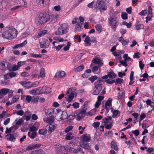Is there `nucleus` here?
<instances>
[{"instance_id": "f257e3e1", "label": "nucleus", "mask_w": 154, "mask_h": 154, "mask_svg": "<svg viewBox=\"0 0 154 154\" xmlns=\"http://www.w3.org/2000/svg\"><path fill=\"white\" fill-rule=\"evenodd\" d=\"M91 139L90 136H88L86 134L82 135L80 137L79 145L81 147L85 149L89 150L91 148L89 144L88 143Z\"/></svg>"}, {"instance_id": "f03ea898", "label": "nucleus", "mask_w": 154, "mask_h": 154, "mask_svg": "<svg viewBox=\"0 0 154 154\" xmlns=\"http://www.w3.org/2000/svg\"><path fill=\"white\" fill-rule=\"evenodd\" d=\"M17 31L13 27H6L5 31L2 34V37L8 39H12L16 36L15 32Z\"/></svg>"}, {"instance_id": "7ed1b4c3", "label": "nucleus", "mask_w": 154, "mask_h": 154, "mask_svg": "<svg viewBox=\"0 0 154 154\" xmlns=\"http://www.w3.org/2000/svg\"><path fill=\"white\" fill-rule=\"evenodd\" d=\"M69 30V26L65 23L61 24L58 29L55 32L56 35H62L68 32Z\"/></svg>"}, {"instance_id": "20e7f679", "label": "nucleus", "mask_w": 154, "mask_h": 154, "mask_svg": "<svg viewBox=\"0 0 154 154\" xmlns=\"http://www.w3.org/2000/svg\"><path fill=\"white\" fill-rule=\"evenodd\" d=\"M38 20L36 21V23L38 25L45 23L49 21V12L44 13L41 14L38 16Z\"/></svg>"}, {"instance_id": "39448f33", "label": "nucleus", "mask_w": 154, "mask_h": 154, "mask_svg": "<svg viewBox=\"0 0 154 154\" xmlns=\"http://www.w3.org/2000/svg\"><path fill=\"white\" fill-rule=\"evenodd\" d=\"M94 7L96 9H99L100 12H101L107 9V7L105 5L104 1L102 0H97Z\"/></svg>"}, {"instance_id": "423d86ee", "label": "nucleus", "mask_w": 154, "mask_h": 154, "mask_svg": "<svg viewBox=\"0 0 154 154\" xmlns=\"http://www.w3.org/2000/svg\"><path fill=\"white\" fill-rule=\"evenodd\" d=\"M109 22L111 28L115 31L119 25V23L117 17L115 16H112L109 18Z\"/></svg>"}, {"instance_id": "0eeeda50", "label": "nucleus", "mask_w": 154, "mask_h": 154, "mask_svg": "<svg viewBox=\"0 0 154 154\" xmlns=\"http://www.w3.org/2000/svg\"><path fill=\"white\" fill-rule=\"evenodd\" d=\"M10 67V64L8 62L3 61L0 63V69L1 70H8Z\"/></svg>"}, {"instance_id": "6e6552de", "label": "nucleus", "mask_w": 154, "mask_h": 154, "mask_svg": "<svg viewBox=\"0 0 154 154\" xmlns=\"http://www.w3.org/2000/svg\"><path fill=\"white\" fill-rule=\"evenodd\" d=\"M74 93H69V92L67 91L65 96V98L68 103H70L72 101L74 98Z\"/></svg>"}, {"instance_id": "1a4fd4ad", "label": "nucleus", "mask_w": 154, "mask_h": 154, "mask_svg": "<svg viewBox=\"0 0 154 154\" xmlns=\"http://www.w3.org/2000/svg\"><path fill=\"white\" fill-rule=\"evenodd\" d=\"M14 132V131L13 132V134H9L5 136L6 139H8V140L11 142H14L16 140L15 137L17 135V134Z\"/></svg>"}, {"instance_id": "9d476101", "label": "nucleus", "mask_w": 154, "mask_h": 154, "mask_svg": "<svg viewBox=\"0 0 154 154\" xmlns=\"http://www.w3.org/2000/svg\"><path fill=\"white\" fill-rule=\"evenodd\" d=\"M39 44L41 48H45L48 47L50 43L47 40L44 39L43 40L42 42H40Z\"/></svg>"}, {"instance_id": "9b49d317", "label": "nucleus", "mask_w": 154, "mask_h": 154, "mask_svg": "<svg viewBox=\"0 0 154 154\" xmlns=\"http://www.w3.org/2000/svg\"><path fill=\"white\" fill-rule=\"evenodd\" d=\"M49 21H51V22L52 23H54L57 21L58 16V15L50 13H49Z\"/></svg>"}, {"instance_id": "f8f14e48", "label": "nucleus", "mask_w": 154, "mask_h": 154, "mask_svg": "<svg viewBox=\"0 0 154 154\" xmlns=\"http://www.w3.org/2000/svg\"><path fill=\"white\" fill-rule=\"evenodd\" d=\"M103 82L102 79H100L97 82H95L94 83L95 86L94 89H99V91H101L102 89V86L101 83Z\"/></svg>"}, {"instance_id": "ddd939ff", "label": "nucleus", "mask_w": 154, "mask_h": 154, "mask_svg": "<svg viewBox=\"0 0 154 154\" xmlns=\"http://www.w3.org/2000/svg\"><path fill=\"white\" fill-rule=\"evenodd\" d=\"M9 89L7 88H3L0 90V96L1 98H3L9 92Z\"/></svg>"}, {"instance_id": "4468645a", "label": "nucleus", "mask_w": 154, "mask_h": 154, "mask_svg": "<svg viewBox=\"0 0 154 154\" xmlns=\"http://www.w3.org/2000/svg\"><path fill=\"white\" fill-rule=\"evenodd\" d=\"M49 0H36V2L41 7H43L48 3Z\"/></svg>"}, {"instance_id": "2eb2a0df", "label": "nucleus", "mask_w": 154, "mask_h": 154, "mask_svg": "<svg viewBox=\"0 0 154 154\" xmlns=\"http://www.w3.org/2000/svg\"><path fill=\"white\" fill-rule=\"evenodd\" d=\"M54 120V117H48L43 119V121L45 122L50 124H52Z\"/></svg>"}, {"instance_id": "dca6fc26", "label": "nucleus", "mask_w": 154, "mask_h": 154, "mask_svg": "<svg viewBox=\"0 0 154 154\" xmlns=\"http://www.w3.org/2000/svg\"><path fill=\"white\" fill-rule=\"evenodd\" d=\"M69 149L71 151H73V152L75 154L79 152H80L82 154L84 153L82 149L81 148H77V149H75L73 148L70 147Z\"/></svg>"}, {"instance_id": "f3484780", "label": "nucleus", "mask_w": 154, "mask_h": 154, "mask_svg": "<svg viewBox=\"0 0 154 154\" xmlns=\"http://www.w3.org/2000/svg\"><path fill=\"white\" fill-rule=\"evenodd\" d=\"M54 110L53 109H48L45 110V115L46 116L53 117L52 115L54 114Z\"/></svg>"}, {"instance_id": "a211bd4d", "label": "nucleus", "mask_w": 154, "mask_h": 154, "mask_svg": "<svg viewBox=\"0 0 154 154\" xmlns=\"http://www.w3.org/2000/svg\"><path fill=\"white\" fill-rule=\"evenodd\" d=\"M41 146L40 144H34L32 146H28L26 148L27 150H31L32 149H36L37 148H40Z\"/></svg>"}, {"instance_id": "6ab92c4d", "label": "nucleus", "mask_w": 154, "mask_h": 154, "mask_svg": "<svg viewBox=\"0 0 154 154\" xmlns=\"http://www.w3.org/2000/svg\"><path fill=\"white\" fill-rule=\"evenodd\" d=\"M100 59L97 57L94 58L92 60V62L94 64H98L99 67L100 69L101 66L103 64V63L102 62H100Z\"/></svg>"}, {"instance_id": "aec40b11", "label": "nucleus", "mask_w": 154, "mask_h": 154, "mask_svg": "<svg viewBox=\"0 0 154 154\" xmlns=\"http://www.w3.org/2000/svg\"><path fill=\"white\" fill-rule=\"evenodd\" d=\"M19 83L23 87L29 88H30V85L31 84V82H27L25 81H20Z\"/></svg>"}, {"instance_id": "412c9836", "label": "nucleus", "mask_w": 154, "mask_h": 154, "mask_svg": "<svg viewBox=\"0 0 154 154\" xmlns=\"http://www.w3.org/2000/svg\"><path fill=\"white\" fill-rule=\"evenodd\" d=\"M65 75V72L64 71H58L56 73L55 76L56 78H59L64 77Z\"/></svg>"}, {"instance_id": "4be33fe9", "label": "nucleus", "mask_w": 154, "mask_h": 154, "mask_svg": "<svg viewBox=\"0 0 154 154\" xmlns=\"http://www.w3.org/2000/svg\"><path fill=\"white\" fill-rule=\"evenodd\" d=\"M109 77L111 79H114L116 76V74L114 73L112 70L110 69L109 71L107 72Z\"/></svg>"}, {"instance_id": "5701e85b", "label": "nucleus", "mask_w": 154, "mask_h": 154, "mask_svg": "<svg viewBox=\"0 0 154 154\" xmlns=\"http://www.w3.org/2000/svg\"><path fill=\"white\" fill-rule=\"evenodd\" d=\"M27 42L26 40H25L23 42L20 44H17L14 46L13 48L14 49H16L19 47H22L24 45H25L27 44Z\"/></svg>"}, {"instance_id": "b1692460", "label": "nucleus", "mask_w": 154, "mask_h": 154, "mask_svg": "<svg viewBox=\"0 0 154 154\" xmlns=\"http://www.w3.org/2000/svg\"><path fill=\"white\" fill-rule=\"evenodd\" d=\"M82 24L80 23H77L75 25V30L79 32L82 30Z\"/></svg>"}, {"instance_id": "393cba45", "label": "nucleus", "mask_w": 154, "mask_h": 154, "mask_svg": "<svg viewBox=\"0 0 154 154\" xmlns=\"http://www.w3.org/2000/svg\"><path fill=\"white\" fill-rule=\"evenodd\" d=\"M111 147L116 151L118 150V148L117 146V143L115 141H112L111 143Z\"/></svg>"}, {"instance_id": "a878e982", "label": "nucleus", "mask_w": 154, "mask_h": 154, "mask_svg": "<svg viewBox=\"0 0 154 154\" xmlns=\"http://www.w3.org/2000/svg\"><path fill=\"white\" fill-rule=\"evenodd\" d=\"M45 154V152L42 149H39L32 151L31 154Z\"/></svg>"}, {"instance_id": "bb28decb", "label": "nucleus", "mask_w": 154, "mask_h": 154, "mask_svg": "<svg viewBox=\"0 0 154 154\" xmlns=\"http://www.w3.org/2000/svg\"><path fill=\"white\" fill-rule=\"evenodd\" d=\"M31 132H29L28 133V136L31 139H33L35 138L36 136L37 132H33L30 135Z\"/></svg>"}, {"instance_id": "cd10ccee", "label": "nucleus", "mask_w": 154, "mask_h": 154, "mask_svg": "<svg viewBox=\"0 0 154 154\" xmlns=\"http://www.w3.org/2000/svg\"><path fill=\"white\" fill-rule=\"evenodd\" d=\"M48 130L51 132H53L56 129V126L55 125L50 124L48 125Z\"/></svg>"}, {"instance_id": "c85d7f7f", "label": "nucleus", "mask_w": 154, "mask_h": 154, "mask_svg": "<svg viewBox=\"0 0 154 154\" xmlns=\"http://www.w3.org/2000/svg\"><path fill=\"white\" fill-rule=\"evenodd\" d=\"M48 31L47 30H43L40 32L38 33V35L37 36V38H39L40 37L44 35L45 34H47Z\"/></svg>"}, {"instance_id": "c756f323", "label": "nucleus", "mask_w": 154, "mask_h": 154, "mask_svg": "<svg viewBox=\"0 0 154 154\" xmlns=\"http://www.w3.org/2000/svg\"><path fill=\"white\" fill-rule=\"evenodd\" d=\"M42 56H47V55L46 54H34L33 53H30V56L31 57L35 58V57H42Z\"/></svg>"}, {"instance_id": "7c9ffc66", "label": "nucleus", "mask_w": 154, "mask_h": 154, "mask_svg": "<svg viewBox=\"0 0 154 154\" xmlns=\"http://www.w3.org/2000/svg\"><path fill=\"white\" fill-rule=\"evenodd\" d=\"M112 99L111 98H109L107 101L106 102L105 105L106 106H110L112 105Z\"/></svg>"}, {"instance_id": "2f4dec72", "label": "nucleus", "mask_w": 154, "mask_h": 154, "mask_svg": "<svg viewBox=\"0 0 154 154\" xmlns=\"http://www.w3.org/2000/svg\"><path fill=\"white\" fill-rule=\"evenodd\" d=\"M72 133L69 132L66 135V136L65 139L67 140H71L74 137L72 136Z\"/></svg>"}, {"instance_id": "473e14b6", "label": "nucleus", "mask_w": 154, "mask_h": 154, "mask_svg": "<svg viewBox=\"0 0 154 154\" xmlns=\"http://www.w3.org/2000/svg\"><path fill=\"white\" fill-rule=\"evenodd\" d=\"M45 69L44 68H42L40 71V77L42 78L45 77Z\"/></svg>"}, {"instance_id": "72a5a7b5", "label": "nucleus", "mask_w": 154, "mask_h": 154, "mask_svg": "<svg viewBox=\"0 0 154 154\" xmlns=\"http://www.w3.org/2000/svg\"><path fill=\"white\" fill-rule=\"evenodd\" d=\"M95 27L98 33H100L102 30V27L101 25L100 24H97L95 26Z\"/></svg>"}, {"instance_id": "f704fd0d", "label": "nucleus", "mask_w": 154, "mask_h": 154, "mask_svg": "<svg viewBox=\"0 0 154 154\" xmlns=\"http://www.w3.org/2000/svg\"><path fill=\"white\" fill-rule=\"evenodd\" d=\"M97 78V75L92 76L91 77L88 78V80L91 81V83L93 82Z\"/></svg>"}, {"instance_id": "c9c22d12", "label": "nucleus", "mask_w": 154, "mask_h": 154, "mask_svg": "<svg viewBox=\"0 0 154 154\" xmlns=\"http://www.w3.org/2000/svg\"><path fill=\"white\" fill-rule=\"evenodd\" d=\"M23 121V120L22 118H21L18 120L17 119H16L15 120L16 124L18 125H21Z\"/></svg>"}, {"instance_id": "e433bc0d", "label": "nucleus", "mask_w": 154, "mask_h": 154, "mask_svg": "<svg viewBox=\"0 0 154 154\" xmlns=\"http://www.w3.org/2000/svg\"><path fill=\"white\" fill-rule=\"evenodd\" d=\"M71 44V42H68L67 43V46L64 47L63 48L64 50L65 51L68 50L69 49V46H70Z\"/></svg>"}, {"instance_id": "4c0bfd02", "label": "nucleus", "mask_w": 154, "mask_h": 154, "mask_svg": "<svg viewBox=\"0 0 154 154\" xmlns=\"http://www.w3.org/2000/svg\"><path fill=\"white\" fill-rule=\"evenodd\" d=\"M88 105V103L87 101L85 102L83 105L82 106V108L81 109L85 111H86V110L87 109V106Z\"/></svg>"}, {"instance_id": "58836bf2", "label": "nucleus", "mask_w": 154, "mask_h": 154, "mask_svg": "<svg viewBox=\"0 0 154 154\" xmlns=\"http://www.w3.org/2000/svg\"><path fill=\"white\" fill-rule=\"evenodd\" d=\"M119 113H120V112L119 111L116 109L114 110L112 112V117L115 118L116 117Z\"/></svg>"}, {"instance_id": "ea45409f", "label": "nucleus", "mask_w": 154, "mask_h": 154, "mask_svg": "<svg viewBox=\"0 0 154 154\" xmlns=\"http://www.w3.org/2000/svg\"><path fill=\"white\" fill-rule=\"evenodd\" d=\"M136 29L137 30H139L140 29H143L144 28V26L143 24L136 25Z\"/></svg>"}, {"instance_id": "a19ab883", "label": "nucleus", "mask_w": 154, "mask_h": 154, "mask_svg": "<svg viewBox=\"0 0 154 154\" xmlns=\"http://www.w3.org/2000/svg\"><path fill=\"white\" fill-rule=\"evenodd\" d=\"M19 97L18 96H15L13 98L11 101V104H13L17 102L19 99Z\"/></svg>"}, {"instance_id": "79ce46f5", "label": "nucleus", "mask_w": 154, "mask_h": 154, "mask_svg": "<svg viewBox=\"0 0 154 154\" xmlns=\"http://www.w3.org/2000/svg\"><path fill=\"white\" fill-rule=\"evenodd\" d=\"M32 101L33 103H36L38 102L39 97L37 96H33L32 97Z\"/></svg>"}, {"instance_id": "37998d69", "label": "nucleus", "mask_w": 154, "mask_h": 154, "mask_svg": "<svg viewBox=\"0 0 154 154\" xmlns=\"http://www.w3.org/2000/svg\"><path fill=\"white\" fill-rule=\"evenodd\" d=\"M122 18L124 20H126L128 19V14L125 12H122L121 14Z\"/></svg>"}, {"instance_id": "c03bdc74", "label": "nucleus", "mask_w": 154, "mask_h": 154, "mask_svg": "<svg viewBox=\"0 0 154 154\" xmlns=\"http://www.w3.org/2000/svg\"><path fill=\"white\" fill-rule=\"evenodd\" d=\"M123 25L126 26L127 28H130L131 27L132 24L131 23H128L126 21H123L122 23Z\"/></svg>"}, {"instance_id": "a18cd8bd", "label": "nucleus", "mask_w": 154, "mask_h": 154, "mask_svg": "<svg viewBox=\"0 0 154 154\" xmlns=\"http://www.w3.org/2000/svg\"><path fill=\"white\" fill-rule=\"evenodd\" d=\"M84 66L83 65H82L76 68L75 69L77 71H81L83 70L84 69Z\"/></svg>"}, {"instance_id": "49530a36", "label": "nucleus", "mask_w": 154, "mask_h": 154, "mask_svg": "<svg viewBox=\"0 0 154 154\" xmlns=\"http://www.w3.org/2000/svg\"><path fill=\"white\" fill-rule=\"evenodd\" d=\"M38 133L42 135H45L47 133V131L45 129H40L39 130Z\"/></svg>"}, {"instance_id": "de8ad7c7", "label": "nucleus", "mask_w": 154, "mask_h": 154, "mask_svg": "<svg viewBox=\"0 0 154 154\" xmlns=\"http://www.w3.org/2000/svg\"><path fill=\"white\" fill-rule=\"evenodd\" d=\"M39 83L37 81H35L33 83L31 82V84L30 85V88L32 87H36L38 85Z\"/></svg>"}, {"instance_id": "09e8293b", "label": "nucleus", "mask_w": 154, "mask_h": 154, "mask_svg": "<svg viewBox=\"0 0 154 154\" xmlns=\"http://www.w3.org/2000/svg\"><path fill=\"white\" fill-rule=\"evenodd\" d=\"M76 90V88L75 87H72L69 88L67 91L68 92L71 93H74V92Z\"/></svg>"}, {"instance_id": "8fccbe9b", "label": "nucleus", "mask_w": 154, "mask_h": 154, "mask_svg": "<svg viewBox=\"0 0 154 154\" xmlns=\"http://www.w3.org/2000/svg\"><path fill=\"white\" fill-rule=\"evenodd\" d=\"M43 88V87H41L36 88V90L37 95H39L41 94V91L42 90Z\"/></svg>"}, {"instance_id": "3c124183", "label": "nucleus", "mask_w": 154, "mask_h": 154, "mask_svg": "<svg viewBox=\"0 0 154 154\" xmlns=\"http://www.w3.org/2000/svg\"><path fill=\"white\" fill-rule=\"evenodd\" d=\"M140 52H136L134 53V54L133 55V58H139L140 57Z\"/></svg>"}, {"instance_id": "603ef678", "label": "nucleus", "mask_w": 154, "mask_h": 154, "mask_svg": "<svg viewBox=\"0 0 154 154\" xmlns=\"http://www.w3.org/2000/svg\"><path fill=\"white\" fill-rule=\"evenodd\" d=\"M105 82L109 84H112L115 82V80L108 79L105 80Z\"/></svg>"}, {"instance_id": "864d4df0", "label": "nucleus", "mask_w": 154, "mask_h": 154, "mask_svg": "<svg viewBox=\"0 0 154 154\" xmlns=\"http://www.w3.org/2000/svg\"><path fill=\"white\" fill-rule=\"evenodd\" d=\"M64 46V45H58L57 46H55L54 47V48L56 49L57 51H59Z\"/></svg>"}, {"instance_id": "5fc2aeb1", "label": "nucleus", "mask_w": 154, "mask_h": 154, "mask_svg": "<svg viewBox=\"0 0 154 154\" xmlns=\"http://www.w3.org/2000/svg\"><path fill=\"white\" fill-rule=\"evenodd\" d=\"M26 100L28 102L30 103L32 99V97L31 96L29 95L26 96Z\"/></svg>"}, {"instance_id": "6e6d98bb", "label": "nucleus", "mask_w": 154, "mask_h": 154, "mask_svg": "<svg viewBox=\"0 0 154 154\" xmlns=\"http://www.w3.org/2000/svg\"><path fill=\"white\" fill-rule=\"evenodd\" d=\"M123 79L120 78H118L116 80V81L115 82L116 85L118 84H121L123 82Z\"/></svg>"}, {"instance_id": "4d7b16f0", "label": "nucleus", "mask_w": 154, "mask_h": 154, "mask_svg": "<svg viewBox=\"0 0 154 154\" xmlns=\"http://www.w3.org/2000/svg\"><path fill=\"white\" fill-rule=\"evenodd\" d=\"M73 128V127L72 125L69 126L68 127L65 128V132L66 133H68L70 130H72Z\"/></svg>"}, {"instance_id": "13d9d810", "label": "nucleus", "mask_w": 154, "mask_h": 154, "mask_svg": "<svg viewBox=\"0 0 154 154\" xmlns=\"http://www.w3.org/2000/svg\"><path fill=\"white\" fill-rule=\"evenodd\" d=\"M100 123L99 122H95L93 123L92 126L94 128L98 127L100 125Z\"/></svg>"}, {"instance_id": "bf43d9fd", "label": "nucleus", "mask_w": 154, "mask_h": 154, "mask_svg": "<svg viewBox=\"0 0 154 154\" xmlns=\"http://www.w3.org/2000/svg\"><path fill=\"white\" fill-rule=\"evenodd\" d=\"M9 75L11 78H13L15 77L16 75V73L14 72H12L8 73Z\"/></svg>"}, {"instance_id": "052dcab7", "label": "nucleus", "mask_w": 154, "mask_h": 154, "mask_svg": "<svg viewBox=\"0 0 154 154\" xmlns=\"http://www.w3.org/2000/svg\"><path fill=\"white\" fill-rule=\"evenodd\" d=\"M16 113L19 116H22L24 114V111L22 110H19L17 111Z\"/></svg>"}, {"instance_id": "680f3d73", "label": "nucleus", "mask_w": 154, "mask_h": 154, "mask_svg": "<svg viewBox=\"0 0 154 154\" xmlns=\"http://www.w3.org/2000/svg\"><path fill=\"white\" fill-rule=\"evenodd\" d=\"M144 66V64L142 63V61H139V66L141 70H142L143 69Z\"/></svg>"}, {"instance_id": "e2e57ef3", "label": "nucleus", "mask_w": 154, "mask_h": 154, "mask_svg": "<svg viewBox=\"0 0 154 154\" xmlns=\"http://www.w3.org/2000/svg\"><path fill=\"white\" fill-rule=\"evenodd\" d=\"M127 31L125 29L121 28L119 30L120 32L122 34V35H123L125 34Z\"/></svg>"}, {"instance_id": "0e129e2a", "label": "nucleus", "mask_w": 154, "mask_h": 154, "mask_svg": "<svg viewBox=\"0 0 154 154\" xmlns=\"http://www.w3.org/2000/svg\"><path fill=\"white\" fill-rule=\"evenodd\" d=\"M74 108L77 109L79 108V104L77 102H75L72 105Z\"/></svg>"}, {"instance_id": "69168bd1", "label": "nucleus", "mask_w": 154, "mask_h": 154, "mask_svg": "<svg viewBox=\"0 0 154 154\" xmlns=\"http://www.w3.org/2000/svg\"><path fill=\"white\" fill-rule=\"evenodd\" d=\"M147 13V11L146 10H142L139 13V14L141 16H145L146 15Z\"/></svg>"}, {"instance_id": "338daca9", "label": "nucleus", "mask_w": 154, "mask_h": 154, "mask_svg": "<svg viewBox=\"0 0 154 154\" xmlns=\"http://www.w3.org/2000/svg\"><path fill=\"white\" fill-rule=\"evenodd\" d=\"M94 91L93 92V94L95 95H97L99 94L100 92L101 91H99V89H94Z\"/></svg>"}, {"instance_id": "774afa93", "label": "nucleus", "mask_w": 154, "mask_h": 154, "mask_svg": "<svg viewBox=\"0 0 154 154\" xmlns=\"http://www.w3.org/2000/svg\"><path fill=\"white\" fill-rule=\"evenodd\" d=\"M132 133L134 134L136 136H137L139 134V132L138 130H135L132 131Z\"/></svg>"}]
</instances>
